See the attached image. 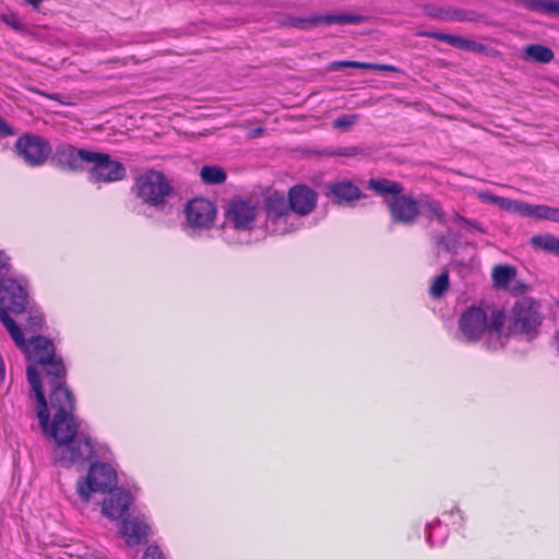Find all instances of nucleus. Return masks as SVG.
I'll return each mask as SVG.
<instances>
[{
	"mask_svg": "<svg viewBox=\"0 0 559 559\" xmlns=\"http://www.w3.org/2000/svg\"><path fill=\"white\" fill-rule=\"evenodd\" d=\"M95 456L94 445L88 436L80 432L69 443L53 449L55 461L63 467L84 466Z\"/></svg>",
	"mask_w": 559,
	"mask_h": 559,
	"instance_id": "nucleus-7",
	"label": "nucleus"
},
{
	"mask_svg": "<svg viewBox=\"0 0 559 559\" xmlns=\"http://www.w3.org/2000/svg\"><path fill=\"white\" fill-rule=\"evenodd\" d=\"M452 219H453V222H461V223H463L468 228H474V229H476V230H478L480 233H484V229L477 223L472 222V221L461 216L457 213H454Z\"/></svg>",
	"mask_w": 559,
	"mask_h": 559,
	"instance_id": "nucleus-40",
	"label": "nucleus"
},
{
	"mask_svg": "<svg viewBox=\"0 0 559 559\" xmlns=\"http://www.w3.org/2000/svg\"><path fill=\"white\" fill-rule=\"evenodd\" d=\"M417 36L428 37V38H433V39H437L440 41H444L455 48H459L460 40L462 38L461 36H457V35L439 33V32H428V31L418 32Z\"/></svg>",
	"mask_w": 559,
	"mask_h": 559,
	"instance_id": "nucleus-33",
	"label": "nucleus"
},
{
	"mask_svg": "<svg viewBox=\"0 0 559 559\" xmlns=\"http://www.w3.org/2000/svg\"><path fill=\"white\" fill-rule=\"evenodd\" d=\"M392 221L404 225H412L419 215V201L402 193L386 202Z\"/></svg>",
	"mask_w": 559,
	"mask_h": 559,
	"instance_id": "nucleus-14",
	"label": "nucleus"
},
{
	"mask_svg": "<svg viewBox=\"0 0 559 559\" xmlns=\"http://www.w3.org/2000/svg\"><path fill=\"white\" fill-rule=\"evenodd\" d=\"M287 198L294 215L299 217L306 216L314 210L318 194L306 185H296L289 189Z\"/></svg>",
	"mask_w": 559,
	"mask_h": 559,
	"instance_id": "nucleus-15",
	"label": "nucleus"
},
{
	"mask_svg": "<svg viewBox=\"0 0 559 559\" xmlns=\"http://www.w3.org/2000/svg\"><path fill=\"white\" fill-rule=\"evenodd\" d=\"M435 17L445 21H455V22H474L478 20V14L474 11L463 10V9H448L441 10L440 12L433 14Z\"/></svg>",
	"mask_w": 559,
	"mask_h": 559,
	"instance_id": "nucleus-27",
	"label": "nucleus"
},
{
	"mask_svg": "<svg viewBox=\"0 0 559 559\" xmlns=\"http://www.w3.org/2000/svg\"><path fill=\"white\" fill-rule=\"evenodd\" d=\"M28 4H31L34 9H38L43 2V0H25Z\"/></svg>",
	"mask_w": 559,
	"mask_h": 559,
	"instance_id": "nucleus-44",
	"label": "nucleus"
},
{
	"mask_svg": "<svg viewBox=\"0 0 559 559\" xmlns=\"http://www.w3.org/2000/svg\"><path fill=\"white\" fill-rule=\"evenodd\" d=\"M359 153V148L352 146V147H343L338 148L336 152H334V155L340 156H355Z\"/></svg>",
	"mask_w": 559,
	"mask_h": 559,
	"instance_id": "nucleus-42",
	"label": "nucleus"
},
{
	"mask_svg": "<svg viewBox=\"0 0 559 559\" xmlns=\"http://www.w3.org/2000/svg\"><path fill=\"white\" fill-rule=\"evenodd\" d=\"M143 559H165L163 552L157 546L151 545L146 548Z\"/></svg>",
	"mask_w": 559,
	"mask_h": 559,
	"instance_id": "nucleus-39",
	"label": "nucleus"
},
{
	"mask_svg": "<svg viewBox=\"0 0 559 559\" xmlns=\"http://www.w3.org/2000/svg\"><path fill=\"white\" fill-rule=\"evenodd\" d=\"M47 97H49V98H51V99H57V98H58V96H57V95H55V94H53V95H47Z\"/></svg>",
	"mask_w": 559,
	"mask_h": 559,
	"instance_id": "nucleus-47",
	"label": "nucleus"
},
{
	"mask_svg": "<svg viewBox=\"0 0 559 559\" xmlns=\"http://www.w3.org/2000/svg\"><path fill=\"white\" fill-rule=\"evenodd\" d=\"M530 10L559 16V0H528Z\"/></svg>",
	"mask_w": 559,
	"mask_h": 559,
	"instance_id": "nucleus-30",
	"label": "nucleus"
},
{
	"mask_svg": "<svg viewBox=\"0 0 559 559\" xmlns=\"http://www.w3.org/2000/svg\"><path fill=\"white\" fill-rule=\"evenodd\" d=\"M40 365L45 367L47 383L50 386H55L59 383H66L63 380L66 378L67 370L61 358L56 357L53 354L52 358H49L47 362Z\"/></svg>",
	"mask_w": 559,
	"mask_h": 559,
	"instance_id": "nucleus-21",
	"label": "nucleus"
},
{
	"mask_svg": "<svg viewBox=\"0 0 559 559\" xmlns=\"http://www.w3.org/2000/svg\"><path fill=\"white\" fill-rule=\"evenodd\" d=\"M27 380L38 403L37 417L39 426L44 433L50 436L56 441V447L69 443L79 435L80 424L75 420L73 414H53L52 421L49 424V411L47 401L41 388L40 374L35 366H27Z\"/></svg>",
	"mask_w": 559,
	"mask_h": 559,
	"instance_id": "nucleus-1",
	"label": "nucleus"
},
{
	"mask_svg": "<svg viewBox=\"0 0 559 559\" xmlns=\"http://www.w3.org/2000/svg\"><path fill=\"white\" fill-rule=\"evenodd\" d=\"M93 151L75 148L69 143H59L50 154L51 163L66 171L83 169V163L92 159Z\"/></svg>",
	"mask_w": 559,
	"mask_h": 559,
	"instance_id": "nucleus-10",
	"label": "nucleus"
},
{
	"mask_svg": "<svg viewBox=\"0 0 559 559\" xmlns=\"http://www.w3.org/2000/svg\"><path fill=\"white\" fill-rule=\"evenodd\" d=\"M120 533L130 546L138 545L150 533L148 525L139 518H127L122 520Z\"/></svg>",
	"mask_w": 559,
	"mask_h": 559,
	"instance_id": "nucleus-19",
	"label": "nucleus"
},
{
	"mask_svg": "<svg viewBox=\"0 0 559 559\" xmlns=\"http://www.w3.org/2000/svg\"><path fill=\"white\" fill-rule=\"evenodd\" d=\"M92 159L88 164H93L88 174L93 182H112L119 181L126 177L124 166L117 160H112L108 154L93 152Z\"/></svg>",
	"mask_w": 559,
	"mask_h": 559,
	"instance_id": "nucleus-11",
	"label": "nucleus"
},
{
	"mask_svg": "<svg viewBox=\"0 0 559 559\" xmlns=\"http://www.w3.org/2000/svg\"><path fill=\"white\" fill-rule=\"evenodd\" d=\"M531 243L545 252L559 257V237L550 234H542L532 237Z\"/></svg>",
	"mask_w": 559,
	"mask_h": 559,
	"instance_id": "nucleus-28",
	"label": "nucleus"
},
{
	"mask_svg": "<svg viewBox=\"0 0 559 559\" xmlns=\"http://www.w3.org/2000/svg\"><path fill=\"white\" fill-rule=\"evenodd\" d=\"M265 215V229L275 235L290 234L301 226L299 217L294 215L288 198L277 191L270 192L263 198L262 205Z\"/></svg>",
	"mask_w": 559,
	"mask_h": 559,
	"instance_id": "nucleus-3",
	"label": "nucleus"
},
{
	"mask_svg": "<svg viewBox=\"0 0 559 559\" xmlns=\"http://www.w3.org/2000/svg\"><path fill=\"white\" fill-rule=\"evenodd\" d=\"M523 58L539 63H549L554 60V51L540 44H532L523 49Z\"/></svg>",
	"mask_w": 559,
	"mask_h": 559,
	"instance_id": "nucleus-24",
	"label": "nucleus"
},
{
	"mask_svg": "<svg viewBox=\"0 0 559 559\" xmlns=\"http://www.w3.org/2000/svg\"><path fill=\"white\" fill-rule=\"evenodd\" d=\"M131 501L132 498L128 491L117 490L104 500L102 512L110 520H118L128 511Z\"/></svg>",
	"mask_w": 559,
	"mask_h": 559,
	"instance_id": "nucleus-18",
	"label": "nucleus"
},
{
	"mask_svg": "<svg viewBox=\"0 0 559 559\" xmlns=\"http://www.w3.org/2000/svg\"><path fill=\"white\" fill-rule=\"evenodd\" d=\"M364 21V17L358 14H328L318 15L308 19H292L290 25L299 28H306L308 25H320V24H359Z\"/></svg>",
	"mask_w": 559,
	"mask_h": 559,
	"instance_id": "nucleus-16",
	"label": "nucleus"
},
{
	"mask_svg": "<svg viewBox=\"0 0 559 559\" xmlns=\"http://www.w3.org/2000/svg\"><path fill=\"white\" fill-rule=\"evenodd\" d=\"M257 215L258 210L251 202L233 200L225 212V226L236 230H251Z\"/></svg>",
	"mask_w": 559,
	"mask_h": 559,
	"instance_id": "nucleus-12",
	"label": "nucleus"
},
{
	"mask_svg": "<svg viewBox=\"0 0 559 559\" xmlns=\"http://www.w3.org/2000/svg\"><path fill=\"white\" fill-rule=\"evenodd\" d=\"M525 217H534L537 219H545L559 223V207H552L544 204L532 205L528 204Z\"/></svg>",
	"mask_w": 559,
	"mask_h": 559,
	"instance_id": "nucleus-25",
	"label": "nucleus"
},
{
	"mask_svg": "<svg viewBox=\"0 0 559 559\" xmlns=\"http://www.w3.org/2000/svg\"><path fill=\"white\" fill-rule=\"evenodd\" d=\"M518 271L509 264H498L492 267L491 278L493 286L500 289H507L515 281Z\"/></svg>",
	"mask_w": 559,
	"mask_h": 559,
	"instance_id": "nucleus-22",
	"label": "nucleus"
},
{
	"mask_svg": "<svg viewBox=\"0 0 559 559\" xmlns=\"http://www.w3.org/2000/svg\"><path fill=\"white\" fill-rule=\"evenodd\" d=\"M200 177L205 183L218 185L226 180V173L219 166H204L200 171Z\"/></svg>",
	"mask_w": 559,
	"mask_h": 559,
	"instance_id": "nucleus-29",
	"label": "nucleus"
},
{
	"mask_svg": "<svg viewBox=\"0 0 559 559\" xmlns=\"http://www.w3.org/2000/svg\"><path fill=\"white\" fill-rule=\"evenodd\" d=\"M189 226L193 229H209L216 217V209L207 199L191 200L185 210Z\"/></svg>",
	"mask_w": 559,
	"mask_h": 559,
	"instance_id": "nucleus-13",
	"label": "nucleus"
},
{
	"mask_svg": "<svg viewBox=\"0 0 559 559\" xmlns=\"http://www.w3.org/2000/svg\"><path fill=\"white\" fill-rule=\"evenodd\" d=\"M15 148L19 156L32 167L43 166L52 153L50 143L37 134L20 136L15 142Z\"/></svg>",
	"mask_w": 559,
	"mask_h": 559,
	"instance_id": "nucleus-9",
	"label": "nucleus"
},
{
	"mask_svg": "<svg viewBox=\"0 0 559 559\" xmlns=\"http://www.w3.org/2000/svg\"><path fill=\"white\" fill-rule=\"evenodd\" d=\"M261 132H262V129L255 130V133H261Z\"/></svg>",
	"mask_w": 559,
	"mask_h": 559,
	"instance_id": "nucleus-48",
	"label": "nucleus"
},
{
	"mask_svg": "<svg viewBox=\"0 0 559 559\" xmlns=\"http://www.w3.org/2000/svg\"><path fill=\"white\" fill-rule=\"evenodd\" d=\"M480 198L483 200H486V201H489V202H492V198H496L495 195H491V194H488V193H481L480 194Z\"/></svg>",
	"mask_w": 559,
	"mask_h": 559,
	"instance_id": "nucleus-45",
	"label": "nucleus"
},
{
	"mask_svg": "<svg viewBox=\"0 0 559 559\" xmlns=\"http://www.w3.org/2000/svg\"><path fill=\"white\" fill-rule=\"evenodd\" d=\"M492 203L498 204L501 209L519 213L520 215L524 216L526 215V210L528 203L521 202V201H512L510 199L506 198H492Z\"/></svg>",
	"mask_w": 559,
	"mask_h": 559,
	"instance_id": "nucleus-32",
	"label": "nucleus"
},
{
	"mask_svg": "<svg viewBox=\"0 0 559 559\" xmlns=\"http://www.w3.org/2000/svg\"><path fill=\"white\" fill-rule=\"evenodd\" d=\"M543 322L540 305L531 297L519 298L511 311L510 330L513 334L532 338Z\"/></svg>",
	"mask_w": 559,
	"mask_h": 559,
	"instance_id": "nucleus-6",
	"label": "nucleus"
},
{
	"mask_svg": "<svg viewBox=\"0 0 559 559\" xmlns=\"http://www.w3.org/2000/svg\"><path fill=\"white\" fill-rule=\"evenodd\" d=\"M1 323L8 330L15 345L26 355V358L35 364H45L55 354L53 343L44 336H32L28 341L24 338L20 325L4 313Z\"/></svg>",
	"mask_w": 559,
	"mask_h": 559,
	"instance_id": "nucleus-4",
	"label": "nucleus"
},
{
	"mask_svg": "<svg viewBox=\"0 0 559 559\" xmlns=\"http://www.w3.org/2000/svg\"><path fill=\"white\" fill-rule=\"evenodd\" d=\"M449 288V275L448 272H442L435 277L430 286V295L433 298H440Z\"/></svg>",
	"mask_w": 559,
	"mask_h": 559,
	"instance_id": "nucleus-34",
	"label": "nucleus"
},
{
	"mask_svg": "<svg viewBox=\"0 0 559 559\" xmlns=\"http://www.w3.org/2000/svg\"><path fill=\"white\" fill-rule=\"evenodd\" d=\"M457 49L465 50V51L481 52L486 49V47L483 44H479L475 40L462 37Z\"/></svg>",
	"mask_w": 559,
	"mask_h": 559,
	"instance_id": "nucleus-36",
	"label": "nucleus"
},
{
	"mask_svg": "<svg viewBox=\"0 0 559 559\" xmlns=\"http://www.w3.org/2000/svg\"><path fill=\"white\" fill-rule=\"evenodd\" d=\"M3 22L15 31H24L23 22L14 14L5 15L2 17Z\"/></svg>",
	"mask_w": 559,
	"mask_h": 559,
	"instance_id": "nucleus-38",
	"label": "nucleus"
},
{
	"mask_svg": "<svg viewBox=\"0 0 559 559\" xmlns=\"http://www.w3.org/2000/svg\"><path fill=\"white\" fill-rule=\"evenodd\" d=\"M328 191L338 203H350L361 197L360 189L349 180L331 182L328 186Z\"/></svg>",
	"mask_w": 559,
	"mask_h": 559,
	"instance_id": "nucleus-20",
	"label": "nucleus"
},
{
	"mask_svg": "<svg viewBox=\"0 0 559 559\" xmlns=\"http://www.w3.org/2000/svg\"><path fill=\"white\" fill-rule=\"evenodd\" d=\"M43 322H44V319L40 313H38V312L31 313L28 317L26 329L32 332L39 331L41 329Z\"/></svg>",
	"mask_w": 559,
	"mask_h": 559,
	"instance_id": "nucleus-37",
	"label": "nucleus"
},
{
	"mask_svg": "<svg viewBox=\"0 0 559 559\" xmlns=\"http://www.w3.org/2000/svg\"><path fill=\"white\" fill-rule=\"evenodd\" d=\"M116 485L117 475L114 468L106 463H94L86 477L79 479L76 491L82 500L88 501L92 492L110 491Z\"/></svg>",
	"mask_w": 559,
	"mask_h": 559,
	"instance_id": "nucleus-8",
	"label": "nucleus"
},
{
	"mask_svg": "<svg viewBox=\"0 0 559 559\" xmlns=\"http://www.w3.org/2000/svg\"><path fill=\"white\" fill-rule=\"evenodd\" d=\"M359 120L358 115H343L333 121V128L336 130L348 131Z\"/></svg>",
	"mask_w": 559,
	"mask_h": 559,
	"instance_id": "nucleus-35",
	"label": "nucleus"
},
{
	"mask_svg": "<svg viewBox=\"0 0 559 559\" xmlns=\"http://www.w3.org/2000/svg\"><path fill=\"white\" fill-rule=\"evenodd\" d=\"M506 314L501 309H491L488 313L476 306L468 307L460 317L459 331L467 342H477L484 335L498 341L491 345L492 349L503 347L500 341Z\"/></svg>",
	"mask_w": 559,
	"mask_h": 559,
	"instance_id": "nucleus-2",
	"label": "nucleus"
},
{
	"mask_svg": "<svg viewBox=\"0 0 559 559\" xmlns=\"http://www.w3.org/2000/svg\"><path fill=\"white\" fill-rule=\"evenodd\" d=\"M132 190L144 203L162 209L173 188L163 173L152 169L135 178Z\"/></svg>",
	"mask_w": 559,
	"mask_h": 559,
	"instance_id": "nucleus-5",
	"label": "nucleus"
},
{
	"mask_svg": "<svg viewBox=\"0 0 559 559\" xmlns=\"http://www.w3.org/2000/svg\"><path fill=\"white\" fill-rule=\"evenodd\" d=\"M13 134H14V132H13L12 128L0 116V136L7 138V136H11Z\"/></svg>",
	"mask_w": 559,
	"mask_h": 559,
	"instance_id": "nucleus-43",
	"label": "nucleus"
},
{
	"mask_svg": "<svg viewBox=\"0 0 559 559\" xmlns=\"http://www.w3.org/2000/svg\"><path fill=\"white\" fill-rule=\"evenodd\" d=\"M49 404L53 414H73L75 408V399L72 391L66 383H59L51 386Z\"/></svg>",
	"mask_w": 559,
	"mask_h": 559,
	"instance_id": "nucleus-17",
	"label": "nucleus"
},
{
	"mask_svg": "<svg viewBox=\"0 0 559 559\" xmlns=\"http://www.w3.org/2000/svg\"><path fill=\"white\" fill-rule=\"evenodd\" d=\"M420 210L423 211L424 215L429 219H436L443 225L447 224L445 214L439 202L433 201L428 197L421 198L419 200V211Z\"/></svg>",
	"mask_w": 559,
	"mask_h": 559,
	"instance_id": "nucleus-26",
	"label": "nucleus"
},
{
	"mask_svg": "<svg viewBox=\"0 0 559 559\" xmlns=\"http://www.w3.org/2000/svg\"><path fill=\"white\" fill-rule=\"evenodd\" d=\"M507 289L513 295H521L527 290V285L523 282L515 281L514 283L512 282Z\"/></svg>",
	"mask_w": 559,
	"mask_h": 559,
	"instance_id": "nucleus-41",
	"label": "nucleus"
},
{
	"mask_svg": "<svg viewBox=\"0 0 559 559\" xmlns=\"http://www.w3.org/2000/svg\"><path fill=\"white\" fill-rule=\"evenodd\" d=\"M338 67L356 68V69H368L385 72H399V69L392 64H379L359 61H341L337 63Z\"/></svg>",
	"mask_w": 559,
	"mask_h": 559,
	"instance_id": "nucleus-31",
	"label": "nucleus"
},
{
	"mask_svg": "<svg viewBox=\"0 0 559 559\" xmlns=\"http://www.w3.org/2000/svg\"><path fill=\"white\" fill-rule=\"evenodd\" d=\"M368 187L381 197L390 194L395 198L404 191V188L401 183L384 178L370 179Z\"/></svg>",
	"mask_w": 559,
	"mask_h": 559,
	"instance_id": "nucleus-23",
	"label": "nucleus"
},
{
	"mask_svg": "<svg viewBox=\"0 0 559 559\" xmlns=\"http://www.w3.org/2000/svg\"><path fill=\"white\" fill-rule=\"evenodd\" d=\"M3 373H4V362H3L2 356L0 355V376L3 377Z\"/></svg>",
	"mask_w": 559,
	"mask_h": 559,
	"instance_id": "nucleus-46",
	"label": "nucleus"
}]
</instances>
